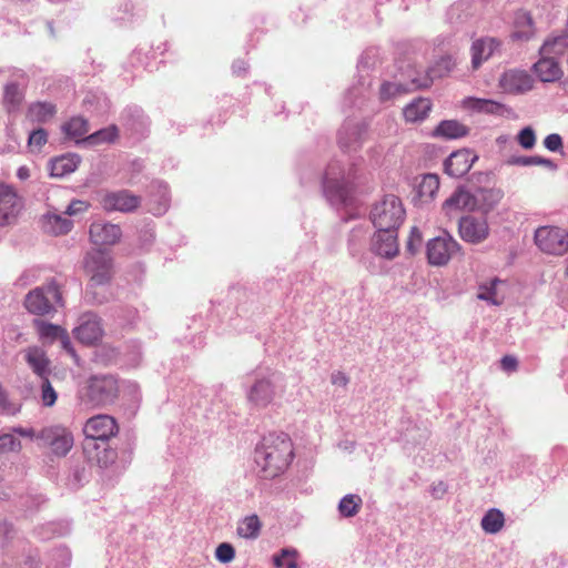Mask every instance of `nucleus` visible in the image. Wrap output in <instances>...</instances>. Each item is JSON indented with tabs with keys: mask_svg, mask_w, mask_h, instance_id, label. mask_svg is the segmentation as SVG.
<instances>
[{
	"mask_svg": "<svg viewBox=\"0 0 568 568\" xmlns=\"http://www.w3.org/2000/svg\"><path fill=\"white\" fill-rule=\"evenodd\" d=\"M119 138V129L116 125H109L104 129H101L90 135H88L83 142L89 145H100L103 143H113Z\"/></svg>",
	"mask_w": 568,
	"mask_h": 568,
	"instance_id": "33",
	"label": "nucleus"
},
{
	"mask_svg": "<svg viewBox=\"0 0 568 568\" xmlns=\"http://www.w3.org/2000/svg\"><path fill=\"white\" fill-rule=\"evenodd\" d=\"M565 275L568 278V258H567V266H566Z\"/></svg>",
	"mask_w": 568,
	"mask_h": 568,
	"instance_id": "60",
	"label": "nucleus"
},
{
	"mask_svg": "<svg viewBox=\"0 0 568 568\" xmlns=\"http://www.w3.org/2000/svg\"><path fill=\"white\" fill-rule=\"evenodd\" d=\"M478 207V200L464 187H458L445 200L442 210L446 216L453 217L464 211H474Z\"/></svg>",
	"mask_w": 568,
	"mask_h": 568,
	"instance_id": "12",
	"label": "nucleus"
},
{
	"mask_svg": "<svg viewBox=\"0 0 568 568\" xmlns=\"http://www.w3.org/2000/svg\"><path fill=\"white\" fill-rule=\"evenodd\" d=\"M499 85L507 93L518 94L531 90L534 80L526 71L509 70L501 75Z\"/></svg>",
	"mask_w": 568,
	"mask_h": 568,
	"instance_id": "17",
	"label": "nucleus"
},
{
	"mask_svg": "<svg viewBox=\"0 0 568 568\" xmlns=\"http://www.w3.org/2000/svg\"><path fill=\"white\" fill-rule=\"evenodd\" d=\"M54 114L55 106L52 103L36 102L29 106L27 116L33 122L43 123L52 119Z\"/></svg>",
	"mask_w": 568,
	"mask_h": 568,
	"instance_id": "30",
	"label": "nucleus"
},
{
	"mask_svg": "<svg viewBox=\"0 0 568 568\" xmlns=\"http://www.w3.org/2000/svg\"><path fill=\"white\" fill-rule=\"evenodd\" d=\"M17 175L20 180H26L29 178V169L26 168V166H21L18 172H17Z\"/></svg>",
	"mask_w": 568,
	"mask_h": 568,
	"instance_id": "56",
	"label": "nucleus"
},
{
	"mask_svg": "<svg viewBox=\"0 0 568 568\" xmlns=\"http://www.w3.org/2000/svg\"><path fill=\"white\" fill-rule=\"evenodd\" d=\"M450 62H452L450 58H444V59H442V63H444V64H445V67H446L447 69H448V67L450 65Z\"/></svg>",
	"mask_w": 568,
	"mask_h": 568,
	"instance_id": "59",
	"label": "nucleus"
},
{
	"mask_svg": "<svg viewBox=\"0 0 568 568\" xmlns=\"http://www.w3.org/2000/svg\"><path fill=\"white\" fill-rule=\"evenodd\" d=\"M535 33L534 21L529 13H519L516 18V30L513 32V38L516 40L527 41Z\"/></svg>",
	"mask_w": 568,
	"mask_h": 568,
	"instance_id": "31",
	"label": "nucleus"
},
{
	"mask_svg": "<svg viewBox=\"0 0 568 568\" xmlns=\"http://www.w3.org/2000/svg\"><path fill=\"white\" fill-rule=\"evenodd\" d=\"M215 557L221 562H230L235 557V550L231 544L222 542L215 550Z\"/></svg>",
	"mask_w": 568,
	"mask_h": 568,
	"instance_id": "48",
	"label": "nucleus"
},
{
	"mask_svg": "<svg viewBox=\"0 0 568 568\" xmlns=\"http://www.w3.org/2000/svg\"><path fill=\"white\" fill-rule=\"evenodd\" d=\"M468 134V129L456 120H444L434 129L432 135L442 139H459Z\"/></svg>",
	"mask_w": 568,
	"mask_h": 568,
	"instance_id": "25",
	"label": "nucleus"
},
{
	"mask_svg": "<svg viewBox=\"0 0 568 568\" xmlns=\"http://www.w3.org/2000/svg\"><path fill=\"white\" fill-rule=\"evenodd\" d=\"M430 109V101L419 98L404 108L403 115L407 122H418L428 115Z\"/></svg>",
	"mask_w": 568,
	"mask_h": 568,
	"instance_id": "27",
	"label": "nucleus"
},
{
	"mask_svg": "<svg viewBox=\"0 0 568 568\" xmlns=\"http://www.w3.org/2000/svg\"><path fill=\"white\" fill-rule=\"evenodd\" d=\"M297 551L295 549H282L280 555L274 556L273 562L276 568H298Z\"/></svg>",
	"mask_w": 568,
	"mask_h": 568,
	"instance_id": "41",
	"label": "nucleus"
},
{
	"mask_svg": "<svg viewBox=\"0 0 568 568\" xmlns=\"http://www.w3.org/2000/svg\"><path fill=\"white\" fill-rule=\"evenodd\" d=\"M516 141L523 149L531 150L537 141L534 129L531 126L521 129L516 136Z\"/></svg>",
	"mask_w": 568,
	"mask_h": 568,
	"instance_id": "43",
	"label": "nucleus"
},
{
	"mask_svg": "<svg viewBox=\"0 0 568 568\" xmlns=\"http://www.w3.org/2000/svg\"><path fill=\"white\" fill-rule=\"evenodd\" d=\"M64 133L72 139H80L89 131L88 121L81 116L72 118L63 125Z\"/></svg>",
	"mask_w": 568,
	"mask_h": 568,
	"instance_id": "38",
	"label": "nucleus"
},
{
	"mask_svg": "<svg viewBox=\"0 0 568 568\" xmlns=\"http://www.w3.org/2000/svg\"><path fill=\"white\" fill-rule=\"evenodd\" d=\"M102 207L108 211H119L129 213L135 211L141 205V196L133 194L129 190L105 192L100 200Z\"/></svg>",
	"mask_w": 568,
	"mask_h": 568,
	"instance_id": "9",
	"label": "nucleus"
},
{
	"mask_svg": "<svg viewBox=\"0 0 568 568\" xmlns=\"http://www.w3.org/2000/svg\"><path fill=\"white\" fill-rule=\"evenodd\" d=\"M408 90H410V88H402V85L386 82V83H383L381 87V98L383 100H386L398 92L408 91Z\"/></svg>",
	"mask_w": 568,
	"mask_h": 568,
	"instance_id": "49",
	"label": "nucleus"
},
{
	"mask_svg": "<svg viewBox=\"0 0 568 568\" xmlns=\"http://www.w3.org/2000/svg\"><path fill=\"white\" fill-rule=\"evenodd\" d=\"M361 505L362 498L359 496L347 495L339 501L338 510L345 517H353L359 511Z\"/></svg>",
	"mask_w": 568,
	"mask_h": 568,
	"instance_id": "40",
	"label": "nucleus"
},
{
	"mask_svg": "<svg viewBox=\"0 0 568 568\" xmlns=\"http://www.w3.org/2000/svg\"><path fill=\"white\" fill-rule=\"evenodd\" d=\"M72 226V221L55 214L47 215L43 221L44 231L53 235L67 234Z\"/></svg>",
	"mask_w": 568,
	"mask_h": 568,
	"instance_id": "29",
	"label": "nucleus"
},
{
	"mask_svg": "<svg viewBox=\"0 0 568 568\" xmlns=\"http://www.w3.org/2000/svg\"><path fill=\"white\" fill-rule=\"evenodd\" d=\"M41 438L50 444L52 452L58 456H65L74 443L71 430L62 426L44 428L41 432Z\"/></svg>",
	"mask_w": 568,
	"mask_h": 568,
	"instance_id": "14",
	"label": "nucleus"
},
{
	"mask_svg": "<svg viewBox=\"0 0 568 568\" xmlns=\"http://www.w3.org/2000/svg\"><path fill=\"white\" fill-rule=\"evenodd\" d=\"M33 326L38 332L40 339L48 342H54L55 339H59L62 332L64 331V328L61 326L47 323L42 320H34Z\"/></svg>",
	"mask_w": 568,
	"mask_h": 568,
	"instance_id": "37",
	"label": "nucleus"
},
{
	"mask_svg": "<svg viewBox=\"0 0 568 568\" xmlns=\"http://www.w3.org/2000/svg\"><path fill=\"white\" fill-rule=\"evenodd\" d=\"M374 252L383 257L393 258L398 254L397 231H379L373 237Z\"/></svg>",
	"mask_w": 568,
	"mask_h": 568,
	"instance_id": "19",
	"label": "nucleus"
},
{
	"mask_svg": "<svg viewBox=\"0 0 568 568\" xmlns=\"http://www.w3.org/2000/svg\"><path fill=\"white\" fill-rule=\"evenodd\" d=\"M119 433V425L114 417L99 414L90 417L83 427L87 439L108 442Z\"/></svg>",
	"mask_w": 568,
	"mask_h": 568,
	"instance_id": "7",
	"label": "nucleus"
},
{
	"mask_svg": "<svg viewBox=\"0 0 568 568\" xmlns=\"http://www.w3.org/2000/svg\"><path fill=\"white\" fill-rule=\"evenodd\" d=\"M120 395V382L111 374L92 375L79 390V399L93 408L112 405Z\"/></svg>",
	"mask_w": 568,
	"mask_h": 568,
	"instance_id": "2",
	"label": "nucleus"
},
{
	"mask_svg": "<svg viewBox=\"0 0 568 568\" xmlns=\"http://www.w3.org/2000/svg\"><path fill=\"white\" fill-rule=\"evenodd\" d=\"M465 104L478 112L500 114L505 111V105L488 99L468 98Z\"/></svg>",
	"mask_w": 568,
	"mask_h": 568,
	"instance_id": "32",
	"label": "nucleus"
},
{
	"mask_svg": "<svg viewBox=\"0 0 568 568\" xmlns=\"http://www.w3.org/2000/svg\"><path fill=\"white\" fill-rule=\"evenodd\" d=\"M458 251L459 244L447 233L429 240L426 246L428 263L434 266L446 265Z\"/></svg>",
	"mask_w": 568,
	"mask_h": 568,
	"instance_id": "6",
	"label": "nucleus"
},
{
	"mask_svg": "<svg viewBox=\"0 0 568 568\" xmlns=\"http://www.w3.org/2000/svg\"><path fill=\"white\" fill-rule=\"evenodd\" d=\"M423 243V235L418 227L413 226L409 232V236L406 242V250L410 254L418 252Z\"/></svg>",
	"mask_w": 568,
	"mask_h": 568,
	"instance_id": "47",
	"label": "nucleus"
},
{
	"mask_svg": "<svg viewBox=\"0 0 568 568\" xmlns=\"http://www.w3.org/2000/svg\"><path fill=\"white\" fill-rule=\"evenodd\" d=\"M477 155L467 149L453 152L444 163L445 173L452 178H462L473 166Z\"/></svg>",
	"mask_w": 568,
	"mask_h": 568,
	"instance_id": "15",
	"label": "nucleus"
},
{
	"mask_svg": "<svg viewBox=\"0 0 568 568\" xmlns=\"http://www.w3.org/2000/svg\"><path fill=\"white\" fill-rule=\"evenodd\" d=\"M439 190V178L436 174H424L417 184L418 196L423 201L434 199Z\"/></svg>",
	"mask_w": 568,
	"mask_h": 568,
	"instance_id": "28",
	"label": "nucleus"
},
{
	"mask_svg": "<svg viewBox=\"0 0 568 568\" xmlns=\"http://www.w3.org/2000/svg\"><path fill=\"white\" fill-rule=\"evenodd\" d=\"M21 442L17 439L13 434H1L0 435V452H20L21 450Z\"/></svg>",
	"mask_w": 568,
	"mask_h": 568,
	"instance_id": "45",
	"label": "nucleus"
},
{
	"mask_svg": "<svg viewBox=\"0 0 568 568\" xmlns=\"http://www.w3.org/2000/svg\"><path fill=\"white\" fill-rule=\"evenodd\" d=\"M488 193L487 191H480V195L485 197V194Z\"/></svg>",
	"mask_w": 568,
	"mask_h": 568,
	"instance_id": "62",
	"label": "nucleus"
},
{
	"mask_svg": "<svg viewBox=\"0 0 568 568\" xmlns=\"http://www.w3.org/2000/svg\"><path fill=\"white\" fill-rule=\"evenodd\" d=\"M275 395L274 385L270 379H258L248 394L250 402L257 407H266Z\"/></svg>",
	"mask_w": 568,
	"mask_h": 568,
	"instance_id": "23",
	"label": "nucleus"
},
{
	"mask_svg": "<svg viewBox=\"0 0 568 568\" xmlns=\"http://www.w3.org/2000/svg\"><path fill=\"white\" fill-rule=\"evenodd\" d=\"M501 368L505 372H515L518 367V361L513 355H505L500 361Z\"/></svg>",
	"mask_w": 568,
	"mask_h": 568,
	"instance_id": "52",
	"label": "nucleus"
},
{
	"mask_svg": "<svg viewBox=\"0 0 568 568\" xmlns=\"http://www.w3.org/2000/svg\"><path fill=\"white\" fill-rule=\"evenodd\" d=\"M24 359L32 372L41 379L49 377L51 373L50 359L39 346H30L23 351Z\"/></svg>",
	"mask_w": 568,
	"mask_h": 568,
	"instance_id": "20",
	"label": "nucleus"
},
{
	"mask_svg": "<svg viewBox=\"0 0 568 568\" xmlns=\"http://www.w3.org/2000/svg\"><path fill=\"white\" fill-rule=\"evenodd\" d=\"M89 233L95 245H113L120 241L122 235L119 225L102 222L92 223Z\"/></svg>",
	"mask_w": 568,
	"mask_h": 568,
	"instance_id": "18",
	"label": "nucleus"
},
{
	"mask_svg": "<svg viewBox=\"0 0 568 568\" xmlns=\"http://www.w3.org/2000/svg\"><path fill=\"white\" fill-rule=\"evenodd\" d=\"M535 243L546 254L562 255L568 252V233L557 226H540L535 232Z\"/></svg>",
	"mask_w": 568,
	"mask_h": 568,
	"instance_id": "5",
	"label": "nucleus"
},
{
	"mask_svg": "<svg viewBox=\"0 0 568 568\" xmlns=\"http://www.w3.org/2000/svg\"><path fill=\"white\" fill-rule=\"evenodd\" d=\"M80 162L81 159L77 154H65L58 156L50 163L51 176L63 178L64 175L74 172L78 169Z\"/></svg>",
	"mask_w": 568,
	"mask_h": 568,
	"instance_id": "24",
	"label": "nucleus"
},
{
	"mask_svg": "<svg viewBox=\"0 0 568 568\" xmlns=\"http://www.w3.org/2000/svg\"><path fill=\"white\" fill-rule=\"evenodd\" d=\"M294 457L293 443L286 434H271L256 449L255 462L264 479H273L286 471Z\"/></svg>",
	"mask_w": 568,
	"mask_h": 568,
	"instance_id": "1",
	"label": "nucleus"
},
{
	"mask_svg": "<svg viewBox=\"0 0 568 568\" xmlns=\"http://www.w3.org/2000/svg\"><path fill=\"white\" fill-rule=\"evenodd\" d=\"M541 58L534 64L536 75L542 82H555L562 77V70L554 57L540 54Z\"/></svg>",
	"mask_w": 568,
	"mask_h": 568,
	"instance_id": "22",
	"label": "nucleus"
},
{
	"mask_svg": "<svg viewBox=\"0 0 568 568\" xmlns=\"http://www.w3.org/2000/svg\"><path fill=\"white\" fill-rule=\"evenodd\" d=\"M111 258L100 250L88 254L85 258V271L90 274L91 286L101 285L111 278Z\"/></svg>",
	"mask_w": 568,
	"mask_h": 568,
	"instance_id": "10",
	"label": "nucleus"
},
{
	"mask_svg": "<svg viewBox=\"0 0 568 568\" xmlns=\"http://www.w3.org/2000/svg\"><path fill=\"white\" fill-rule=\"evenodd\" d=\"M324 191L331 199L345 201L349 193V181L344 172L335 164H331L324 176Z\"/></svg>",
	"mask_w": 568,
	"mask_h": 568,
	"instance_id": "11",
	"label": "nucleus"
},
{
	"mask_svg": "<svg viewBox=\"0 0 568 568\" xmlns=\"http://www.w3.org/2000/svg\"><path fill=\"white\" fill-rule=\"evenodd\" d=\"M75 338L85 345H94L103 334L100 320L93 314H84L81 323L73 331Z\"/></svg>",
	"mask_w": 568,
	"mask_h": 568,
	"instance_id": "16",
	"label": "nucleus"
},
{
	"mask_svg": "<svg viewBox=\"0 0 568 568\" xmlns=\"http://www.w3.org/2000/svg\"><path fill=\"white\" fill-rule=\"evenodd\" d=\"M262 523L256 515H251L241 520L237 525V535L246 539H255L258 537Z\"/></svg>",
	"mask_w": 568,
	"mask_h": 568,
	"instance_id": "35",
	"label": "nucleus"
},
{
	"mask_svg": "<svg viewBox=\"0 0 568 568\" xmlns=\"http://www.w3.org/2000/svg\"><path fill=\"white\" fill-rule=\"evenodd\" d=\"M12 432L28 438H33L36 433L33 428H24V427H13Z\"/></svg>",
	"mask_w": 568,
	"mask_h": 568,
	"instance_id": "54",
	"label": "nucleus"
},
{
	"mask_svg": "<svg viewBox=\"0 0 568 568\" xmlns=\"http://www.w3.org/2000/svg\"><path fill=\"white\" fill-rule=\"evenodd\" d=\"M371 219L379 231H397L405 219L402 200L394 194L385 195L372 209Z\"/></svg>",
	"mask_w": 568,
	"mask_h": 568,
	"instance_id": "3",
	"label": "nucleus"
},
{
	"mask_svg": "<svg viewBox=\"0 0 568 568\" xmlns=\"http://www.w3.org/2000/svg\"><path fill=\"white\" fill-rule=\"evenodd\" d=\"M480 525L485 532L497 534L505 525L504 514L499 509L491 508L485 514Z\"/></svg>",
	"mask_w": 568,
	"mask_h": 568,
	"instance_id": "34",
	"label": "nucleus"
},
{
	"mask_svg": "<svg viewBox=\"0 0 568 568\" xmlns=\"http://www.w3.org/2000/svg\"><path fill=\"white\" fill-rule=\"evenodd\" d=\"M58 399V394L52 387L49 377L42 379L41 384V402L45 407H52Z\"/></svg>",
	"mask_w": 568,
	"mask_h": 568,
	"instance_id": "44",
	"label": "nucleus"
},
{
	"mask_svg": "<svg viewBox=\"0 0 568 568\" xmlns=\"http://www.w3.org/2000/svg\"><path fill=\"white\" fill-rule=\"evenodd\" d=\"M97 462H98L99 464H102V460H101V458H99V457H97ZM103 464H105V462H103Z\"/></svg>",
	"mask_w": 568,
	"mask_h": 568,
	"instance_id": "63",
	"label": "nucleus"
},
{
	"mask_svg": "<svg viewBox=\"0 0 568 568\" xmlns=\"http://www.w3.org/2000/svg\"><path fill=\"white\" fill-rule=\"evenodd\" d=\"M332 383L345 387L348 383V377L342 372H336L332 375Z\"/></svg>",
	"mask_w": 568,
	"mask_h": 568,
	"instance_id": "53",
	"label": "nucleus"
},
{
	"mask_svg": "<svg viewBox=\"0 0 568 568\" xmlns=\"http://www.w3.org/2000/svg\"><path fill=\"white\" fill-rule=\"evenodd\" d=\"M59 339L61 341V344H62L64 349H67L70 353H73V349L71 347V342H70L69 335H68L65 329L62 332V334L59 337Z\"/></svg>",
	"mask_w": 568,
	"mask_h": 568,
	"instance_id": "55",
	"label": "nucleus"
},
{
	"mask_svg": "<svg viewBox=\"0 0 568 568\" xmlns=\"http://www.w3.org/2000/svg\"><path fill=\"white\" fill-rule=\"evenodd\" d=\"M47 141L48 134L45 130L38 129L30 134L28 145L31 149V151H40V149L47 143Z\"/></svg>",
	"mask_w": 568,
	"mask_h": 568,
	"instance_id": "46",
	"label": "nucleus"
},
{
	"mask_svg": "<svg viewBox=\"0 0 568 568\" xmlns=\"http://www.w3.org/2000/svg\"><path fill=\"white\" fill-rule=\"evenodd\" d=\"M7 404V393L2 385L0 384V406H4Z\"/></svg>",
	"mask_w": 568,
	"mask_h": 568,
	"instance_id": "57",
	"label": "nucleus"
},
{
	"mask_svg": "<svg viewBox=\"0 0 568 568\" xmlns=\"http://www.w3.org/2000/svg\"><path fill=\"white\" fill-rule=\"evenodd\" d=\"M22 209V199L16 190L8 184L0 183V226L14 224Z\"/></svg>",
	"mask_w": 568,
	"mask_h": 568,
	"instance_id": "8",
	"label": "nucleus"
},
{
	"mask_svg": "<svg viewBox=\"0 0 568 568\" xmlns=\"http://www.w3.org/2000/svg\"><path fill=\"white\" fill-rule=\"evenodd\" d=\"M509 164L519 165V166H532V165H541L548 169H554L555 164L550 159H546L539 155L532 156H516L511 158Z\"/></svg>",
	"mask_w": 568,
	"mask_h": 568,
	"instance_id": "39",
	"label": "nucleus"
},
{
	"mask_svg": "<svg viewBox=\"0 0 568 568\" xmlns=\"http://www.w3.org/2000/svg\"><path fill=\"white\" fill-rule=\"evenodd\" d=\"M423 85H424L423 83H419L416 80H412V87H413L412 89H417V88H420Z\"/></svg>",
	"mask_w": 568,
	"mask_h": 568,
	"instance_id": "58",
	"label": "nucleus"
},
{
	"mask_svg": "<svg viewBox=\"0 0 568 568\" xmlns=\"http://www.w3.org/2000/svg\"><path fill=\"white\" fill-rule=\"evenodd\" d=\"M105 454H110L111 456H114V452H112V450H106L105 449Z\"/></svg>",
	"mask_w": 568,
	"mask_h": 568,
	"instance_id": "61",
	"label": "nucleus"
},
{
	"mask_svg": "<svg viewBox=\"0 0 568 568\" xmlns=\"http://www.w3.org/2000/svg\"><path fill=\"white\" fill-rule=\"evenodd\" d=\"M568 51V33L550 36L540 48V54L548 57H561Z\"/></svg>",
	"mask_w": 568,
	"mask_h": 568,
	"instance_id": "26",
	"label": "nucleus"
},
{
	"mask_svg": "<svg viewBox=\"0 0 568 568\" xmlns=\"http://www.w3.org/2000/svg\"><path fill=\"white\" fill-rule=\"evenodd\" d=\"M499 47L500 41L496 38L487 37L475 40L470 48L473 69H478L481 63L487 61Z\"/></svg>",
	"mask_w": 568,
	"mask_h": 568,
	"instance_id": "21",
	"label": "nucleus"
},
{
	"mask_svg": "<svg viewBox=\"0 0 568 568\" xmlns=\"http://www.w3.org/2000/svg\"><path fill=\"white\" fill-rule=\"evenodd\" d=\"M23 100V93L18 84L10 83L4 89V102L10 105V109H16Z\"/></svg>",
	"mask_w": 568,
	"mask_h": 568,
	"instance_id": "42",
	"label": "nucleus"
},
{
	"mask_svg": "<svg viewBox=\"0 0 568 568\" xmlns=\"http://www.w3.org/2000/svg\"><path fill=\"white\" fill-rule=\"evenodd\" d=\"M489 227L484 216H465L459 221V235L469 243H480L488 237Z\"/></svg>",
	"mask_w": 568,
	"mask_h": 568,
	"instance_id": "13",
	"label": "nucleus"
},
{
	"mask_svg": "<svg viewBox=\"0 0 568 568\" xmlns=\"http://www.w3.org/2000/svg\"><path fill=\"white\" fill-rule=\"evenodd\" d=\"M544 145L547 150L557 152L562 149V139L559 134L551 133L545 138Z\"/></svg>",
	"mask_w": 568,
	"mask_h": 568,
	"instance_id": "50",
	"label": "nucleus"
},
{
	"mask_svg": "<svg viewBox=\"0 0 568 568\" xmlns=\"http://www.w3.org/2000/svg\"><path fill=\"white\" fill-rule=\"evenodd\" d=\"M501 282L497 278L491 280L488 283H484L479 285L477 297L483 301H487L493 305H500L503 303V297L499 296L497 292V285Z\"/></svg>",
	"mask_w": 568,
	"mask_h": 568,
	"instance_id": "36",
	"label": "nucleus"
},
{
	"mask_svg": "<svg viewBox=\"0 0 568 568\" xmlns=\"http://www.w3.org/2000/svg\"><path fill=\"white\" fill-rule=\"evenodd\" d=\"M89 207H90L89 202L82 201V200H73L68 205L65 213L68 215H77V214L87 212L89 210Z\"/></svg>",
	"mask_w": 568,
	"mask_h": 568,
	"instance_id": "51",
	"label": "nucleus"
},
{
	"mask_svg": "<svg viewBox=\"0 0 568 568\" xmlns=\"http://www.w3.org/2000/svg\"><path fill=\"white\" fill-rule=\"evenodd\" d=\"M50 297L60 306L63 305L62 293L55 282H50L45 287H37L26 297V307L30 313L44 315L52 311Z\"/></svg>",
	"mask_w": 568,
	"mask_h": 568,
	"instance_id": "4",
	"label": "nucleus"
}]
</instances>
